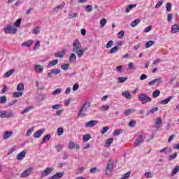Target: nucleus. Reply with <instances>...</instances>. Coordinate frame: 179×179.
Returning <instances> with one entry per match:
<instances>
[{
  "instance_id": "nucleus-1",
  "label": "nucleus",
  "mask_w": 179,
  "mask_h": 179,
  "mask_svg": "<svg viewBox=\"0 0 179 179\" xmlns=\"http://www.w3.org/2000/svg\"><path fill=\"white\" fill-rule=\"evenodd\" d=\"M82 45L80 44V42H79V40L76 39L74 41L73 43V52H75L77 54L78 58H82L83 57V50H82Z\"/></svg>"
},
{
  "instance_id": "nucleus-2",
  "label": "nucleus",
  "mask_w": 179,
  "mask_h": 179,
  "mask_svg": "<svg viewBox=\"0 0 179 179\" xmlns=\"http://www.w3.org/2000/svg\"><path fill=\"white\" fill-rule=\"evenodd\" d=\"M113 170H114V161L110 159L106 168V176H107V177H111Z\"/></svg>"
},
{
  "instance_id": "nucleus-3",
  "label": "nucleus",
  "mask_w": 179,
  "mask_h": 179,
  "mask_svg": "<svg viewBox=\"0 0 179 179\" xmlns=\"http://www.w3.org/2000/svg\"><path fill=\"white\" fill-rule=\"evenodd\" d=\"M90 107V103L89 102H85L80 109L78 113V117H85L86 114L83 113L84 111H87V108Z\"/></svg>"
},
{
  "instance_id": "nucleus-4",
  "label": "nucleus",
  "mask_w": 179,
  "mask_h": 179,
  "mask_svg": "<svg viewBox=\"0 0 179 179\" xmlns=\"http://www.w3.org/2000/svg\"><path fill=\"white\" fill-rule=\"evenodd\" d=\"M0 117L1 118H13L15 117V113L13 111L10 110V112H6V110H1L0 111Z\"/></svg>"
},
{
  "instance_id": "nucleus-5",
  "label": "nucleus",
  "mask_w": 179,
  "mask_h": 179,
  "mask_svg": "<svg viewBox=\"0 0 179 179\" xmlns=\"http://www.w3.org/2000/svg\"><path fill=\"white\" fill-rule=\"evenodd\" d=\"M138 100L143 104H146V103L152 101V98L149 97L146 94H141L138 96Z\"/></svg>"
},
{
  "instance_id": "nucleus-6",
  "label": "nucleus",
  "mask_w": 179,
  "mask_h": 179,
  "mask_svg": "<svg viewBox=\"0 0 179 179\" xmlns=\"http://www.w3.org/2000/svg\"><path fill=\"white\" fill-rule=\"evenodd\" d=\"M4 31L6 34H16L17 29L14 28L11 25H7L6 27H4Z\"/></svg>"
},
{
  "instance_id": "nucleus-7",
  "label": "nucleus",
  "mask_w": 179,
  "mask_h": 179,
  "mask_svg": "<svg viewBox=\"0 0 179 179\" xmlns=\"http://www.w3.org/2000/svg\"><path fill=\"white\" fill-rule=\"evenodd\" d=\"M54 171V167H48L46 168L42 173H41V178H44V177H47V176L51 174Z\"/></svg>"
},
{
  "instance_id": "nucleus-8",
  "label": "nucleus",
  "mask_w": 179,
  "mask_h": 179,
  "mask_svg": "<svg viewBox=\"0 0 179 179\" xmlns=\"http://www.w3.org/2000/svg\"><path fill=\"white\" fill-rule=\"evenodd\" d=\"M31 171H33V168L27 169L21 173L22 178H26V177H29V176L31 174Z\"/></svg>"
},
{
  "instance_id": "nucleus-9",
  "label": "nucleus",
  "mask_w": 179,
  "mask_h": 179,
  "mask_svg": "<svg viewBox=\"0 0 179 179\" xmlns=\"http://www.w3.org/2000/svg\"><path fill=\"white\" fill-rule=\"evenodd\" d=\"M64 174H65L64 171L57 172L55 175L50 176L49 178V179H59V178H62V177H64Z\"/></svg>"
},
{
  "instance_id": "nucleus-10",
  "label": "nucleus",
  "mask_w": 179,
  "mask_h": 179,
  "mask_svg": "<svg viewBox=\"0 0 179 179\" xmlns=\"http://www.w3.org/2000/svg\"><path fill=\"white\" fill-rule=\"evenodd\" d=\"M141 143H143V136L141 134L139 137L136 140V141L134 143V148H136V146H139V145H141Z\"/></svg>"
},
{
  "instance_id": "nucleus-11",
  "label": "nucleus",
  "mask_w": 179,
  "mask_h": 179,
  "mask_svg": "<svg viewBox=\"0 0 179 179\" xmlns=\"http://www.w3.org/2000/svg\"><path fill=\"white\" fill-rule=\"evenodd\" d=\"M69 149H70V150H72L73 149H80V145H79V144H76L75 143L70 141L69 143V146H68Z\"/></svg>"
},
{
  "instance_id": "nucleus-12",
  "label": "nucleus",
  "mask_w": 179,
  "mask_h": 179,
  "mask_svg": "<svg viewBox=\"0 0 179 179\" xmlns=\"http://www.w3.org/2000/svg\"><path fill=\"white\" fill-rule=\"evenodd\" d=\"M99 124V121L97 120H91L87 123H85V128H92L94 127V125H97Z\"/></svg>"
},
{
  "instance_id": "nucleus-13",
  "label": "nucleus",
  "mask_w": 179,
  "mask_h": 179,
  "mask_svg": "<svg viewBox=\"0 0 179 179\" xmlns=\"http://www.w3.org/2000/svg\"><path fill=\"white\" fill-rule=\"evenodd\" d=\"M162 82H163V81H162V78L159 77L158 78H155V79L150 81L148 83V86H153V85H155V83H157L158 85H159L160 83H162Z\"/></svg>"
},
{
  "instance_id": "nucleus-14",
  "label": "nucleus",
  "mask_w": 179,
  "mask_h": 179,
  "mask_svg": "<svg viewBox=\"0 0 179 179\" xmlns=\"http://www.w3.org/2000/svg\"><path fill=\"white\" fill-rule=\"evenodd\" d=\"M45 132V129H41L36 132L34 133V138H41V135Z\"/></svg>"
},
{
  "instance_id": "nucleus-15",
  "label": "nucleus",
  "mask_w": 179,
  "mask_h": 179,
  "mask_svg": "<svg viewBox=\"0 0 179 179\" xmlns=\"http://www.w3.org/2000/svg\"><path fill=\"white\" fill-rule=\"evenodd\" d=\"M26 157V150H22L17 155V160H23Z\"/></svg>"
},
{
  "instance_id": "nucleus-16",
  "label": "nucleus",
  "mask_w": 179,
  "mask_h": 179,
  "mask_svg": "<svg viewBox=\"0 0 179 179\" xmlns=\"http://www.w3.org/2000/svg\"><path fill=\"white\" fill-rule=\"evenodd\" d=\"M163 125V120H162V117H157L155 120V127L156 128H160Z\"/></svg>"
},
{
  "instance_id": "nucleus-17",
  "label": "nucleus",
  "mask_w": 179,
  "mask_h": 179,
  "mask_svg": "<svg viewBox=\"0 0 179 179\" xmlns=\"http://www.w3.org/2000/svg\"><path fill=\"white\" fill-rule=\"evenodd\" d=\"M12 135H13V131H6L4 132L3 139H9V138L12 136Z\"/></svg>"
},
{
  "instance_id": "nucleus-18",
  "label": "nucleus",
  "mask_w": 179,
  "mask_h": 179,
  "mask_svg": "<svg viewBox=\"0 0 179 179\" xmlns=\"http://www.w3.org/2000/svg\"><path fill=\"white\" fill-rule=\"evenodd\" d=\"M65 6V1H63L61 5L57 6L53 8L54 12H57V10H62L64 7Z\"/></svg>"
},
{
  "instance_id": "nucleus-19",
  "label": "nucleus",
  "mask_w": 179,
  "mask_h": 179,
  "mask_svg": "<svg viewBox=\"0 0 179 179\" xmlns=\"http://www.w3.org/2000/svg\"><path fill=\"white\" fill-rule=\"evenodd\" d=\"M113 142H114V138H108L106 141L104 147L110 148L111 146V143H113Z\"/></svg>"
},
{
  "instance_id": "nucleus-20",
  "label": "nucleus",
  "mask_w": 179,
  "mask_h": 179,
  "mask_svg": "<svg viewBox=\"0 0 179 179\" xmlns=\"http://www.w3.org/2000/svg\"><path fill=\"white\" fill-rule=\"evenodd\" d=\"M171 99H173V96H169L166 99L162 100L161 101H159V104H164V105L169 104Z\"/></svg>"
},
{
  "instance_id": "nucleus-21",
  "label": "nucleus",
  "mask_w": 179,
  "mask_h": 179,
  "mask_svg": "<svg viewBox=\"0 0 179 179\" xmlns=\"http://www.w3.org/2000/svg\"><path fill=\"white\" fill-rule=\"evenodd\" d=\"M43 71H44V69H43V66L38 64L35 66V72H36L37 73H41Z\"/></svg>"
},
{
  "instance_id": "nucleus-22",
  "label": "nucleus",
  "mask_w": 179,
  "mask_h": 179,
  "mask_svg": "<svg viewBox=\"0 0 179 179\" xmlns=\"http://www.w3.org/2000/svg\"><path fill=\"white\" fill-rule=\"evenodd\" d=\"M122 96L125 97L127 100H131L132 99V96L131 95V93L128 91L123 92Z\"/></svg>"
},
{
  "instance_id": "nucleus-23",
  "label": "nucleus",
  "mask_w": 179,
  "mask_h": 179,
  "mask_svg": "<svg viewBox=\"0 0 179 179\" xmlns=\"http://www.w3.org/2000/svg\"><path fill=\"white\" fill-rule=\"evenodd\" d=\"M171 33L176 34L179 33V26L178 24H173L171 27Z\"/></svg>"
},
{
  "instance_id": "nucleus-24",
  "label": "nucleus",
  "mask_w": 179,
  "mask_h": 179,
  "mask_svg": "<svg viewBox=\"0 0 179 179\" xmlns=\"http://www.w3.org/2000/svg\"><path fill=\"white\" fill-rule=\"evenodd\" d=\"M22 47H31L33 45V41L29 40L22 43Z\"/></svg>"
},
{
  "instance_id": "nucleus-25",
  "label": "nucleus",
  "mask_w": 179,
  "mask_h": 179,
  "mask_svg": "<svg viewBox=\"0 0 179 179\" xmlns=\"http://www.w3.org/2000/svg\"><path fill=\"white\" fill-rule=\"evenodd\" d=\"M64 54H65V50H62L61 52H57L55 54L56 58H64Z\"/></svg>"
},
{
  "instance_id": "nucleus-26",
  "label": "nucleus",
  "mask_w": 179,
  "mask_h": 179,
  "mask_svg": "<svg viewBox=\"0 0 179 179\" xmlns=\"http://www.w3.org/2000/svg\"><path fill=\"white\" fill-rule=\"evenodd\" d=\"M135 111H136V109L129 108L124 111V115H126V117H128V115H130V114H132V113H135Z\"/></svg>"
},
{
  "instance_id": "nucleus-27",
  "label": "nucleus",
  "mask_w": 179,
  "mask_h": 179,
  "mask_svg": "<svg viewBox=\"0 0 179 179\" xmlns=\"http://www.w3.org/2000/svg\"><path fill=\"white\" fill-rule=\"evenodd\" d=\"M45 94H39L36 96V99L38 101H43L45 99Z\"/></svg>"
},
{
  "instance_id": "nucleus-28",
  "label": "nucleus",
  "mask_w": 179,
  "mask_h": 179,
  "mask_svg": "<svg viewBox=\"0 0 179 179\" xmlns=\"http://www.w3.org/2000/svg\"><path fill=\"white\" fill-rule=\"evenodd\" d=\"M179 171V166H176L172 171L171 173V177H174L176 174H177V173H178Z\"/></svg>"
},
{
  "instance_id": "nucleus-29",
  "label": "nucleus",
  "mask_w": 179,
  "mask_h": 179,
  "mask_svg": "<svg viewBox=\"0 0 179 179\" xmlns=\"http://www.w3.org/2000/svg\"><path fill=\"white\" fill-rule=\"evenodd\" d=\"M15 69H10V71H7L6 73H4V77L9 78V76H11V75H13L15 73Z\"/></svg>"
},
{
  "instance_id": "nucleus-30",
  "label": "nucleus",
  "mask_w": 179,
  "mask_h": 179,
  "mask_svg": "<svg viewBox=\"0 0 179 179\" xmlns=\"http://www.w3.org/2000/svg\"><path fill=\"white\" fill-rule=\"evenodd\" d=\"M156 111H159L158 107L152 108L151 110H148L146 115H149L150 114H154Z\"/></svg>"
},
{
  "instance_id": "nucleus-31",
  "label": "nucleus",
  "mask_w": 179,
  "mask_h": 179,
  "mask_svg": "<svg viewBox=\"0 0 179 179\" xmlns=\"http://www.w3.org/2000/svg\"><path fill=\"white\" fill-rule=\"evenodd\" d=\"M70 62L75 64L76 62V55L75 53H72L69 57Z\"/></svg>"
},
{
  "instance_id": "nucleus-32",
  "label": "nucleus",
  "mask_w": 179,
  "mask_h": 179,
  "mask_svg": "<svg viewBox=\"0 0 179 179\" xmlns=\"http://www.w3.org/2000/svg\"><path fill=\"white\" fill-rule=\"evenodd\" d=\"M20 24H22V18H18L13 24L15 27H20Z\"/></svg>"
},
{
  "instance_id": "nucleus-33",
  "label": "nucleus",
  "mask_w": 179,
  "mask_h": 179,
  "mask_svg": "<svg viewBox=\"0 0 179 179\" xmlns=\"http://www.w3.org/2000/svg\"><path fill=\"white\" fill-rule=\"evenodd\" d=\"M57 64H58V59L52 60L49 62L48 66H49V68H51L52 66H55V65H57Z\"/></svg>"
},
{
  "instance_id": "nucleus-34",
  "label": "nucleus",
  "mask_w": 179,
  "mask_h": 179,
  "mask_svg": "<svg viewBox=\"0 0 179 179\" xmlns=\"http://www.w3.org/2000/svg\"><path fill=\"white\" fill-rule=\"evenodd\" d=\"M139 23H141V20L136 19L131 23V27H136V26H138Z\"/></svg>"
},
{
  "instance_id": "nucleus-35",
  "label": "nucleus",
  "mask_w": 179,
  "mask_h": 179,
  "mask_svg": "<svg viewBox=\"0 0 179 179\" xmlns=\"http://www.w3.org/2000/svg\"><path fill=\"white\" fill-rule=\"evenodd\" d=\"M8 101V97L6 96H0V103L5 104Z\"/></svg>"
},
{
  "instance_id": "nucleus-36",
  "label": "nucleus",
  "mask_w": 179,
  "mask_h": 179,
  "mask_svg": "<svg viewBox=\"0 0 179 179\" xmlns=\"http://www.w3.org/2000/svg\"><path fill=\"white\" fill-rule=\"evenodd\" d=\"M33 108H34V106H28L22 112V114L24 115V114L29 113V111H30V110H33Z\"/></svg>"
},
{
  "instance_id": "nucleus-37",
  "label": "nucleus",
  "mask_w": 179,
  "mask_h": 179,
  "mask_svg": "<svg viewBox=\"0 0 179 179\" xmlns=\"http://www.w3.org/2000/svg\"><path fill=\"white\" fill-rule=\"evenodd\" d=\"M133 8H136V4H130L128 6V7L126 8V13H129V11L131 9H133Z\"/></svg>"
},
{
  "instance_id": "nucleus-38",
  "label": "nucleus",
  "mask_w": 179,
  "mask_h": 179,
  "mask_svg": "<svg viewBox=\"0 0 179 179\" xmlns=\"http://www.w3.org/2000/svg\"><path fill=\"white\" fill-rule=\"evenodd\" d=\"M50 139H51V135L48 134V135L45 136L42 140V144L45 143L47 142V141H50Z\"/></svg>"
},
{
  "instance_id": "nucleus-39",
  "label": "nucleus",
  "mask_w": 179,
  "mask_h": 179,
  "mask_svg": "<svg viewBox=\"0 0 179 179\" xmlns=\"http://www.w3.org/2000/svg\"><path fill=\"white\" fill-rule=\"evenodd\" d=\"M83 139L84 142H87L90 141V139H92V136L90 134H85L83 136Z\"/></svg>"
},
{
  "instance_id": "nucleus-40",
  "label": "nucleus",
  "mask_w": 179,
  "mask_h": 179,
  "mask_svg": "<svg viewBox=\"0 0 179 179\" xmlns=\"http://www.w3.org/2000/svg\"><path fill=\"white\" fill-rule=\"evenodd\" d=\"M17 92L24 90V85H23V83L18 84L17 86Z\"/></svg>"
},
{
  "instance_id": "nucleus-41",
  "label": "nucleus",
  "mask_w": 179,
  "mask_h": 179,
  "mask_svg": "<svg viewBox=\"0 0 179 179\" xmlns=\"http://www.w3.org/2000/svg\"><path fill=\"white\" fill-rule=\"evenodd\" d=\"M177 156H178L177 152H174L173 155H169V162L174 160V159H177Z\"/></svg>"
},
{
  "instance_id": "nucleus-42",
  "label": "nucleus",
  "mask_w": 179,
  "mask_h": 179,
  "mask_svg": "<svg viewBox=\"0 0 179 179\" xmlns=\"http://www.w3.org/2000/svg\"><path fill=\"white\" fill-rule=\"evenodd\" d=\"M69 16L70 19H73V17H78V13H73L72 11H70L69 13Z\"/></svg>"
},
{
  "instance_id": "nucleus-43",
  "label": "nucleus",
  "mask_w": 179,
  "mask_h": 179,
  "mask_svg": "<svg viewBox=\"0 0 179 179\" xmlns=\"http://www.w3.org/2000/svg\"><path fill=\"white\" fill-rule=\"evenodd\" d=\"M159 96H160V90H156L155 91L153 92L152 97L156 98V97H159Z\"/></svg>"
},
{
  "instance_id": "nucleus-44",
  "label": "nucleus",
  "mask_w": 179,
  "mask_h": 179,
  "mask_svg": "<svg viewBox=\"0 0 179 179\" xmlns=\"http://www.w3.org/2000/svg\"><path fill=\"white\" fill-rule=\"evenodd\" d=\"M33 34H40V27H36L35 28H34L33 31H32Z\"/></svg>"
},
{
  "instance_id": "nucleus-45",
  "label": "nucleus",
  "mask_w": 179,
  "mask_h": 179,
  "mask_svg": "<svg viewBox=\"0 0 179 179\" xmlns=\"http://www.w3.org/2000/svg\"><path fill=\"white\" fill-rule=\"evenodd\" d=\"M125 80H128V77H119L118 83H124Z\"/></svg>"
},
{
  "instance_id": "nucleus-46",
  "label": "nucleus",
  "mask_w": 179,
  "mask_h": 179,
  "mask_svg": "<svg viewBox=\"0 0 179 179\" xmlns=\"http://www.w3.org/2000/svg\"><path fill=\"white\" fill-rule=\"evenodd\" d=\"M113 45H114V41H109L106 45V48H111Z\"/></svg>"
},
{
  "instance_id": "nucleus-47",
  "label": "nucleus",
  "mask_w": 179,
  "mask_h": 179,
  "mask_svg": "<svg viewBox=\"0 0 179 179\" xmlns=\"http://www.w3.org/2000/svg\"><path fill=\"white\" fill-rule=\"evenodd\" d=\"M22 96H23V92H17L13 94V97H22Z\"/></svg>"
},
{
  "instance_id": "nucleus-48",
  "label": "nucleus",
  "mask_w": 179,
  "mask_h": 179,
  "mask_svg": "<svg viewBox=\"0 0 179 179\" xmlns=\"http://www.w3.org/2000/svg\"><path fill=\"white\" fill-rule=\"evenodd\" d=\"M155 44V41H149L145 43V48H150V47H152Z\"/></svg>"
},
{
  "instance_id": "nucleus-49",
  "label": "nucleus",
  "mask_w": 179,
  "mask_h": 179,
  "mask_svg": "<svg viewBox=\"0 0 179 179\" xmlns=\"http://www.w3.org/2000/svg\"><path fill=\"white\" fill-rule=\"evenodd\" d=\"M144 176L146 177V178H153V173H152L150 171L145 172Z\"/></svg>"
},
{
  "instance_id": "nucleus-50",
  "label": "nucleus",
  "mask_w": 179,
  "mask_h": 179,
  "mask_svg": "<svg viewBox=\"0 0 179 179\" xmlns=\"http://www.w3.org/2000/svg\"><path fill=\"white\" fill-rule=\"evenodd\" d=\"M61 68L63 71H68V69H69V64H62Z\"/></svg>"
},
{
  "instance_id": "nucleus-51",
  "label": "nucleus",
  "mask_w": 179,
  "mask_h": 179,
  "mask_svg": "<svg viewBox=\"0 0 179 179\" xmlns=\"http://www.w3.org/2000/svg\"><path fill=\"white\" fill-rule=\"evenodd\" d=\"M85 10L86 12H92V10H93V6L92 5L85 6Z\"/></svg>"
},
{
  "instance_id": "nucleus-52",
  "label": "nucleus",
  "mask_w": 179,
  "mask_h": 179,
  "mask_svg": "<svg viewBox=\"0 0 179 179\" xmlns=\"http://www.w3.org/2000/svg\"><path fill=\"white\" fill-rule=\"evenodd\" d=\"M118 51V46H114L110 50V54H114Z\"/></svg>"
},
{
  "instance_id": "nucleus-53",
  "label": "nucleus",
  "mask_w": 179,
  "mask_h": 179,
  "mask_svg": "<svg viewBox=\"0 0 179 179\" xmlns=\"http://www.w3.org/2000/svg\"><path fill=\"white\" fill-rule=\"evenodd\" d=\"M52 73H53V75H58V73H61V69H52Z\"/></svg>"
},
{
  "instance_id": "nucleus-54",
  "label": "nucleus",
  "mask_w": 179,
  "mask_h": 179,
  "mask_svg": "<svg viewBox=\"0 0 179 179\" xmlns=\"http://www.w3.org/2000/svg\"><path fill=\"white\" fill-rule=\"evenodd\" d=\"M61 92H62V90L61 88H57L52 92V94L53 96H57V94H59Z\"/></svg>"
},
{
  "instance_id": "nucleus-55",
  "label": "nucleus",
  "mask_w": 179,
  "mask_h": 179,
  "mask_svg": "<svg viewBox=\"0 0 179 179\" xmlns=\"http://www.w3.org/2000/svg\"><path fill=\"white\" fill-rule=\"evenodd\" d=\"M160 153H165V155H166V153H169V147H165L163 149L160 150Z\"/></svg>"
},
{
  "instance_id": "nucleus-56",
  "label": "nucleus",
  "mask_w": 179,
  "mask_h": 179,
  "mask_svg": "<svg viewBox=\"0 0 179 179\" xmlns=\"http://www.w3.org/2000/svg\"><path fill=\"white\" fill-rule=\"evenodd\" d=\"M33 131H34V127H31L27 132L26 136H30L31 134H33Z\"/></svg>"
},
{
  "instance_id": "nucleus-57",
  "label": "nucleus",
  "mask_w": 179,
  "mask_h": 179,
  "mask_svg": "<svg viewBox=\"0 0 179 179\" xmlns=\"http://www.w3.org/2000/svg\"><path fill=\"white\" fill-rule=\"evenodd\" d=\"M101 27H104L106 26V24L107 23V20L106 18H103L100 21Z\"/></svg>"
},
{
  "instance_id": "nucleus-58",
  "label": "nucleus",
  "mask_w": 179,
  "mask_h": 179,
  "mask_svg": "<svg viewBox=\"0 0 179 179\" xmlns=\"http://www.w3.org/2000/svg\"><path fill=\"white\" fill-rule=\"evenodd\" d=\"M64 134V128L62 127H59L57 129V135H59V136H61V135H62Z\"/></svg>"
},
{
  "instance_id": "nucleus-59",
  "label": "nucleus",
  "mask_w": 179,
  "mask_h": 179,
  "mask_svg": "<svg viewBox=\"0 0 179 179\" xmlns=\"http://www.w3.org/2000/svg\"><path fill=\"white\" fill-rule=\"evenodd\" d=\"M116 70L119 73H122L124 72V69H122V66H117Z\"/></svg>"
},
{
  "instance_id": "nucleus-60",
  "label": "nucleus",
  "mask_w": 179,
  "mask_h": 179,
  "mask_svg": "<svg viewBox=\"0 0 179 179\" xmlns=\"http://www.w3.org/2000/svg\"><path fill=\"white\" fill-rule=\"evenodd\" d=\"M135 125H136V122L135 120H131L129 122V127H130L131 128H134V127H135Z\"/></svg>"
},
{
  "instance_id": "nucleus-61",
  "label": "nucleus",
  "mask_w": 179,
  "mask_h": 179,
  "mask_svg": "<svg viewBox=\"0 0 179 179\" xmlns=\"http://www.w3.org/2000/svg\"><path fill=\"white\" fill-rule=\"evenodd\" d=\"M97 171H99V169H97V167H94L90 169V173H92L93 174L97 173Z\"/></svg>"
},
{
  "instance_id": "nucleus-62",
  "label": "nucleus",
  "mask_w": 179,
  "mask_h": 179,
  "mask_svg": "<svg viewBox=\"0 0 179 179\" xmlns=\"http://www.w3.org/2000/svg\"><path fill=\"white\" fill-rule=\"evenodd\" d=\"M129 176H131V172H127L121 178V179H128L129 178Z\"/></svg>"
},
{
  "instance_id": "nucleus-63",
  "label": "nucleus",
  "mask_w": 179,
  "mask_h": 179,
  "mask_svg": "<svg viewBox=\"0 0 179 179\" xmlns=\"http://www.w3.org/2000/svg\"><path fill=\"white\" fill-rule=\"evenodd\" d=\"M172 5L171 3H166V10L167 12H171V8H172Z\"/></svg>"
},
{
  "instance_id": "nucleus-64",
  "label": "nucleus",
  "mask_w": 179,
  "mask_h": 179,
  "mask_svg": "<svg viewBox=\"0 0 179 179\" xmlns=\"http://www.w3.org/2000/svg\"><path fill=\"white\" fill-rule=\"evenodd\" d=\"M107 131H108V127H103L101 134H102V135H104V134H107Z\"/></svg>"
}]
</instances>
